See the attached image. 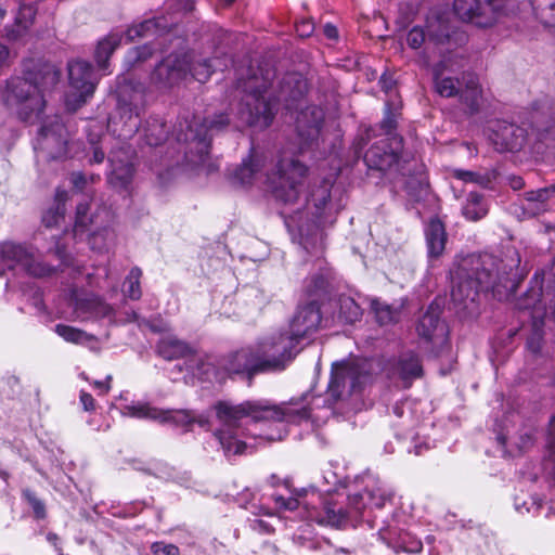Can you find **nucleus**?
<instances>
[{
	"label": "nucleus",
	"instance_id": "obj_13",
	"mask_svg": "<svg viewBox=\"0 0 555 555\" xmlns=\"http://www.w3.org/2000/svg\"><path fill=\"white\" fill-rule=\"evenodd\" d=\"M369 366L366 360L343 361L333 365L327 387L330 406L362 388L369 380Z\"/></svg>",
	"mask_w": 555,
	"mask_h": 555
},
{
	"label": "nucleus",
	"instance_id": "obj_23",
	"mask_svg": "<svg viewBox=\"0 0 555 555\" xmlns=\"http://www.w3.org/2000/svg\"><path fill=\"white\" fill-rule=\"evenodd\" d=\"M453 10L460 20L476 27L489 28L494 25V15L488 12L486 0H454Z\"/></svg>",
	"mask_w": 555,
	"mask_h": 555
},
{
	"label": "nucleus",
	"instance_id": "obj_5",
	"mask_svg": "<svg viewBox=\"0 0 555 555\" xmlns=\"http://www.w3.org/2000/svg\"><path fill=\"white\" fill-rule=\"evenodd\" d=\"M250 79L246 85L247 94L241 103L237 128L242 126L258 130L268 128L275 116L278 102H284L287 109L295 108V103L307 92V81L298 74H287L280 83L279 95L272 99L267 95V86L254 85Z\"/></svg>",
	"mask_w": 555,
	"mask_h": 555
},
{
	"label": "nucleus",
	"instance_id": "obj_46",
	"mask_svg": "<svg viewBox=\"0 0 555 555\" xmlns=\"http://www.w3.org/2000/svg\"><path fill=\"white\" fill-rule=\"evenodd\" d=\"M514 505L518 513H532L533 515L538 514L542 507L541 501L534 496H530L526 500L525 498L517 495L515 496Z\"/></svg>",
	"mask_w": 555,
	"mask_h": 555
},
{
	"label": "nucleus",
	"instance_id": "obj_9",
	"mask_svg": "<svg viewBox=\"0 0 555 555\" xmlns=\"http://www.w3.org/2000/svg\"><path fill=\"white\" fill-rule=\"evenodd\" d=\"M331 197V184L325 181L317 190L312 191L308 201L307 209L312 215V225L304 224L301 222V212L295 211L294 215H285L286 225L297 228L300 234V245L308 251L319 255L324 248V238L322 232L319 230L325 223V215L327 204Z\"/></svg>",
	"mask_w": 555,
	"mask_h": 555
},
{
	"label": "nucleus",
	"instance_id": "obj_54",
	"mask_svg": "<svg viewBox=\"0 0 555 555\" xmlns=\"http://www.w3.org/2000/svg\"><path fill=\"white\" fill-rule=\"evenodd\" d=\"M28 30V27L14 22L11 27L7 28L5 37L10 41H17L23 39Z\"/></svg>",
	"mask_w": 555,
	"mask_h": 555
},
{
	"label": "nucleus",
	"instance_id": "obj_25",
	"mask_svg": "<svg viewBox=\"0 0 555 555\" xmlns=\"http://www.w3.org/2000/svg\"><path fill=\"white\" fill-rule=\"evenodd\" d=\"M108 162L112 168L108 176L109 183L115 188H127L134 172L129 152L125 149L112 152Z\"/></svg>",
	"mask_w": 555,
	"mask_h": 555
},
{
	"label": "nucleus",
	"instance_id": "obj_7",
	"mask_svg": "<svg viewBox=\"0 0 555 555\" xmlns=\"http://www.w3.org/2000/svg\"><path fill=\"white\" fill-rule=\"evenodd\" d=\"M361 481L364 489L362 492L348 495V509L336 503L326 502L322 512L318 515L311 514L310 517L321 525L341 528L351 524L356 527L362 520L367 506L382 508L387 500V491L376 476L366 473L361 477Z\"/></svg>",
	"mask_w": 555,
	"mask_h": 555
},
{
	"label": "nucleus",
	"instance_id": "obj_42",
	"mask_svg": "<svg viewBox=\"0 0 555 555\" xmlns=\"http://www.w3.org/2000/svg\"><path fill=\"white\" fill-rule=\"evenodd\" d=\"M154 51L155 50L151 44L134 47L126 54L125 64L128 68H131L137 64L149 60L153 55Z\"/></svg>",
	"mask_w": 555,
	"mask_h": 555
},
{
	"label": "nucleus",
	"instance_id": "obj_29",
	"mask_svg": "<svg viewBox=\"0 0 555 555\" xmlns=\"http://www.w3.org/2000/svg\"><path fill=\"white\" fill-rule=\"evenodd\" d=\"M555 195V183L548 186L531 190L525 193V209L537 216L548 210V199Z\"/></svg>",
	"mask_w": 555,
	"mask_h": 555
},
{
	"label": "nucleus",
	"instance_id": "obj_22",
	"mask_svg": "<svg viewBox=\"0 0 555 555\" xmlns=\"http://www.w3.org/2000/svg\"><path fill=\"white\" fill-rule=\"evenodd\" d=\"M424 237L428 266L434 269L446 251L448 233L444 223L437 217L430 218L424 227Z\"/></svg>",
	"mask_w": 555,
	"mask_h": 555
},
{
	"label": "nucleus",
	"instance_id": "obj_50",
	"mask_svg": "<svg viewBox=\"0 0 555 555\" xmlns=\"http://www.w3.org/2000/svg\"><path fill=\"white\" fill-rule=\"evenodd\" d=\"M272 500L276 507L281 511L293 512L296 511L300 505L299 500L293 496L284 498L283 495L272 494Z\"/></svg>",
	"mask_w": 555,
	"mask_h": 555
},
{
	"label": "nucleus",
	"instance_id": "obj_51",
	"mask_svg": "<svg viewBox=\"0 0 555 555\" xmlns=\"http://www.w3.org/2000/svg\"><path fill=\"white\" fill-rule=\"evenodd\" d=\"M153 27L152 21H145L143 23H140L139 25H133L132 27L128 28L126 31V39L127 41H133L134 39L139 37H143L146 35V33Z\"/></svg>",
	"mask_w": 555,
	"mask_h": 555
},
{
	"label": "nucleus",
	"instance_id": "obj_40",
	"mask_svg": "<svg viewBox=\"0 0 555 555\" xmlns=\"http://www.w3.org/2000/svg\"><path fill=\"white\" fill-rule=\"evenodd\" d=\"M400 107L401 104L399 102L397 103L390 99L386 101L385 116L380 121V128L385 131L387 138L397 135L395 130L397 128V117Z\"/></svg>",
	"mask_w": 555,
	"mask_h": 555
},
{
	"label": "nucleus",
	"instance_id": "obj_41",
	"mask_svg": "<svg viewBox=\"0 0 555 555\" xmlns=\"http://www.w3.org/2000/svg\"><path fill=\"white\" fill-rule=\"evenodd\" d=\"M54 332L65 341L72 344H85L93 338L88 333L65 324H56Z\"/></svg>",
	"mask_w": 555,
	"mask_h": 555
},
{
	"label": "nucleus",
	"instance_id": "obj_16",
	"mask_svg": "<svg viewBox=\"0 0 555 555\" xmlns=\"http://www.w3.org/2000/svg\"><path fill=\"white\" fill-rule=\"evenodd\" d=\"M67 68L72 91L67 94L65 103L68 111L75 112L92 96L98 78L92 65L82 60L69 62Z\"/></svg>",
	"mask_w": 555,
	"mask_h": 555
},
{
	"label": "nucleus",
	"instance_id": "obj_14",
	"mask_svg": "<svg viewBox=\"0 0 555 555\" xmlns=\"http://www.w3.org/2000/svg\"><path fill=\"white\" fill-rule=\"evenodd\" d=\"M124 414L135 417L157 421L160 424H169L181 427L185 431L196 423L203 428L209 427V418L204 414H196L191 410H163L151 405L147 402H132L124 408Z\"/></svg>",
	"mask_w": 555,
	"mask_h": 555
},
{
	"label": "nucleus",
	"instance_id": "obj_47",
	"mask_svg": "<svg viewBox=\"0 0 555 555\" xmlns=\"http://www.w3.org/2000/svg\"><path fill=\"white\" fill-rule=\"evenodd\" d=\"M416 17V12L412 4H401L399 7L396 23L401 30L408 29Z\"/></svg>",
	"mask_w": 555,
	"mask_h": 555
},
{
	"label": "nucleus",
	"instance_id": "obj_27",
	"mask_svg": "<svg viewBox=\"0 0 555 555\" xmlns=\"http://www.w3.org/2000/svg\"><path fill=\"white\" fill-rule=\"evenodd\" d=\"M75 311L81 320L108 318L113 308L101 298L90 295L76 301Z\"/></svg>",
	"mask_w": 555,
	"mask_h": 555
},
{
	"label": "nucleus",
	"instance_id": "obj_37",
	"mask_svg": "<svg viewBox=\"0 0 555 555\" xmlns=\"http://www.w3.org/2000/svg\"><path fill=\"white\" fill-rule=\"evenodd\" d=\"M190 57L189 74L199 82H206L214 72V65L209 59H196L194 53H184Z\"/></svg>",
	"mask_w": 555,
	"mask_h": 555
},
{
	"label": "nucleus",
	"instance_id": "obj_21",
	"mask_svg": "<svg viewBox=\"0 0 555 555\" xmlns=\"http://www.w3.org/2000/svg\"><path fill=\"white\" fill-rule=\"evenodd\" d=\"M527 131L515 124L498 120L492 127L490 139L499 152H517L526 143Z\"/></svg>",
	"mask_w": 555,
	"mask_h": 555
},
{
	"label": "nucleus",
	"instance_id": "obj_56",
	"mask_svg": "<svg viewBox=\"0 0 555 555\" xmlns=\"http://www.w3.org/2000/svg\"><path fill=\"white\" fill-rule=\"evenodd\" d=\"M314 31V23L310 18H302L296 23V33L299 37H309Z\"/></svg>",
	"mask_w": 555,
	"mask_h": 555
},
{
	"label": "nucleus",
	"instance_id": "obj_35",
	"mask_svg": "<svg viewBox=\"0 0 555 555\" xmlns=\"http://www.w3.org/2000/svg\"><path fill=\"white\" fill-rule=\"evenodd\" d=\"M331 272L328 269H321L317 274L306 280L305 291L311 299L318 302V298L322 297L330 285Z\"/></svg>",
	"mask_w": 555,
	"mask_h": 555
},
{
	"label": "nucleus",
	"instance_id": "obj_24",
	"mask_svg": "<svg viewBox=\"0 0 555 555\" xmlns=\"http://www.w3.org/2000/svg\"><path fill=\"white\" fill-rule=\"evenodd\" d=\"M323 120L324 112L317 105L307 106L299 112L296 129L304 144L309 145L319 138Z\"/></svg>",
	"mask_w": 555,
	"mask_h": 555
},
{
	"label": "nucleus",
	"instance_id": "obj_38",
	"mask_svg": "<svg viewBox=\"0 0 555 555\" xmlns=\"http://www.w3.org/2000/svg\"><path fill=\"white\" fill-rule=\"evenodd\" d=\"M525 0H486L488 12L494 15V25L501 16L515 14Z\"/></svg>",
	"mask_w": 555,
	"mask_h": 555
},
{
	"label": "nucleus",
	"instance_id": "obj_28",
	"mask_svg": "<svg viewBox=\"0 0 555 555\" xmlns=\"http://www.w3.org/2000/svg\"><path fill=\"white\" fill-rule=\"evenodd\" d=\"M157 352L165 360H175L194 353V349L184 340L175 336H167L158 341Z\"/></svg>",
	"mask_w": 555,
	"mask_h": 555
},
{
	"label": "nucleus",
	"instance_id": "obj_45",
	"mask_svg": "<svg viewBox=\"0 0 555 555\" xmlns=\"http://www.w3.org/2000/svg\"><path fill=\"white\" fill-rule=\"evenodd\" d=\"M35 15L36 8L33 3V0H22V3L15 17V22L18 23L20 25H24L30 28Z\"/></svg>",
	"mask_w": 555,
	"mask_h": 555
},
{
	"label": "nucleus",
	"instance_id": "obj_62",
	"mask_svg": "<svg viewBox=\"0 0 555 555\" xmlns=\"http://www.w3.org/2000/svg\"><path fill=\"white\" fill-rule=\"evenodd\" d=\"M379 85L382 90H384L386 93H389L393 90L396 81L391 76L384 74L379 78Z\"/></svg>",
	"mask_w": 555,
	"mask_h": 555
},
{
	"label": "nucleus",
	"instance_id": "obj_39",
	"mask_svg": "<svg viewBox=\"0 0 555 555\" xmlns=\"http://www.w3.org/2000/svg\"><path fill=\"white\" fill-rule=\"evenodd\" d=\"M338 318L345 323H354L362 315L360 306L349 296H340L338 299Z\"/></svg>",
	"mask_w": 555,
	"mask_h": 555
},
{
	"label": "nucleus",
	"instance_id": "obj_19",
	"mask_svg": "<svg viewBox=\"0 0 555 555\" xmlns=\"http://www.w3.org/2000/svg\"><path fill=\"white\" fill-rule=\"evenodd\" d=\"M190 57L172 53L159 62L151 75V83L165 92L182 82L189 75Z\"/></svg>",
	"mask_w": 555,
	"mask_h": 555
},
{
	"label": "nucleus",
	"instance_id": "obj_10",
	"mask_svg": "<svg viewBox=\"0 0 555 555\" xmlns=\"http://www.w3.org/2000/svg\"><path fill=\"white\" fill-rule=\"evenodd\" d=\"M444 300L435 298L418 320V353L428 359L451 361V344L448 324L440 319Z\"/></svg>",
	"mask_w": 555,
	"mask_h": 555
},
{
	"label": "nucleus",
	"instance_id": "obj_2",
	"mask_svg": "<svg viewBox=\"0 0 555 555\" xmlns=\"http://www.w3.org/2000/svg\"><path fill=\"white\" fill-rule=\"evenodd\" d=\"M321 320L320 306L314 299L299 305L289 321L288 331L271 334L242 347L230 353L222 365L231 374H246L248 377L283 371L297 353L298 344L319 330Z\"/></svg>",
	"mask_w": 555,
	"mask_h": 555
},
{
	"label": "nucleus",
	"instance_id": "obj_49",
	"mask_svg": "<svg viewBox=\"0 0 555 555\" xmlns=\"http://www.w3.org/2000/svg\"><path fill=\"white\" fill-rule=\"evenodd\" d=\"M526 345L532 353H539L541 351L543 345V332L537 324H534L531 334L528 336Z\"/></svg>",
	"mask_w": 555,
	"mask_h": 555
},
{
	"label": "nucleus",
	"instance_id": "obj_26",
	"mask_svg": "<svg viewBox=\"0 0 555 555\" xmlns=\"http://www.w3.org/2000/svg\"><path fill=\"white\" fill-rule=\"evenodd\" d=\"M266 163L267 157L263 154L251 151L234 170L233 181L242 186H251L262 177Z\"/></svg>",
	"mask_w": 555,
	"mask_h": 555
},
{
	"label": "nucleus",
	"instance_id": "obj_3",
	"mask_svg": "<svg viewBox=\"0 0 555 555\" xmlns=\"http://www.w3.org/2000/svg\"><path fill=\"white\" fill-rule=\"evenodd\" d=\"M418 38H428L438 48L442 60L434 67L436 91L444 98L459 95L469 115L480 109L482 92L478 77L466 70L467 59L463 47L468 37L465 31L451 28L448 21L435 14L426 20L424 28L418 26Z\"/></svg>",
	"mask_w": 555,
	"mask_h": 555
},
{
	"label": "nucleus",
	"instance_id": "obj_57",
	"mask_svg": "<svg viewBox=\"0 0 555 555\" xmlns=\"http://www.w3.org/2000/svg\"><path fill=\"white\" fill-rule=\"evenodd\" d=\"M249 527L259 533H272L273 527L262 519L249 520Z\"/></svg>",
	"mask_w": 555,
	"mask_h": 555
},
{
	"label": "nucleus",
	"instance_id": "obj_59",
	"mask_svg": "<svg viewBox=\"0 0 555 555\" xmlns=\"http://www.w3.org/2000/svg\"><path fill=\"white\" fill-rule=\"evenodd\" d=\"M417 188H418V197L424 192L426 194V198H427V202L429 203V205L433 206L434 208H436L438 198L435 194H431L430 192H428V184L424 183L423 180L418 179Z\"/></svg>",
	"mask_w": 555,
	"mask_h": 555
},
{
	"label": "nucleus",
	"instance_id": "obj_12",
	"mask_svg": "<svg viewBox=\"0 0 555 555\" xmlns=\"http://www.w3.org/2000/svg\"><path fill=\"white\" fill-rule=\"evenodd\" d=\"M145 87L140 82L129 81L120 87L117 102V116L108 122V128L121 140L130 139L137 133L140 117L146 108Z\"/></svg>",
	"mask_w": 555,
	"mask_h": 555
},
{
	"label": "nucleus",
	"instance_id": "obj_1",
	"mask_svg": "<svg viewBox=\"0 0 555 555\" xmlns=\"http://www.w3.org/2000/svg\"><path fill=\"white\" fill-rule=\"evenodd\" d=\"M309 398L310 395L305 393L281 404L219 401L214 405L219 423L214 436L227 456L242 454L249 437L267 441L282 440L287 435L285 424H300L311 417L313 408Z\"/></svg>",
	"mask_w": 555,
	"mask_h": 555
},
{
	"label": "nucleus",
	"instance_id": "obj_34",
	"mask_svg": "<svg viewBox=\"0 0 555 555\" xmlns=\"http://www.w3.org/2000/svg\"><path fill=\"white\" fill-rule=\"evenodd\" d=\"M168 130L166 124L157 117H150L143 127V138L146 144L158 146L167 140Z\"/></svg>",
	"mask_w": 555,
	"mask_h": 555
},
{
	"label": "nucleus",
	"instance_id": "obj_8",
	"mask_svg": "<svg viewBox=\"0 0 555 555\" xmlns=\"http://www.w3.org/2000/svg\"><path fill=\"white\" fill-rule=\"evenodd\" d=\"M229 122V117L222 113L211 118L194 117L191 121L179 122L176 138L186 144L185 160L193 166L203 165L209 155L212 135L225 129Z\"/></svg>",
	"mask_w": 555,
	"mask_h": 555
},
{
	"label": "nucleus",
	"instance_id": "obj_43",
	"mask_svg": "<svg viewBox=\"0 0 555 555\" xmlns=\"http://www.w3.org/2000/svg\"><path fill=\"white\" fill-rule=\"evenodd\" d=\"M142 275V271L140 268H132L126 279V294L129 298L137 300L141 297L142 292L140 287V279Z\"/></svg>",
	"mask_w": 555,
	"mask_h": 555
},
{
	"label": "nucleus",
	"instance_id": "obj_30",
	"mask_svg": "<svg viewBox=\"0 0 555 555\" xmlns=\"http://www.w3.org/2000/svg\"><path fill=\"white\" fill-rule=\"evenodd\" d=\"M68 199V193L65 190L57 189L55 192L54 203L44 210L42 215V223L46 228L51 229L57 227L65 217V203Z\"/></svg>",
	"mask_w": 555,
	"mask_h": 555
},
{
	"label": "nucleus",
	"instance_id": "obj_60",
	"mask_svg": "<svg viewBox=\"0 0 555 555\" xmlns=\"http://www.w3.org/2000/svg\"><path fill=\"white\" fill-rule=\"evenodd\" d=\"M454 177L464 182H473L477 181V172L470 170L456 169L454 170Z\"/></svg>",
	"mask_w": 555,
	"mask_h": 555
},
{
	"label": "nucleus",
	"instance_id": "obj_4",
	"mask_svg": "<svg viewBox=\"0 0 555 555\" xmlns=\"http://www.w3.org/2000/svg\"><path fill=\"white\" fill-rule=\"evenodd\" d=\"M519 264L516 249L507 250L504 259L487 253L462 258L450 271L452 302L468 309L480 292H492L500 299L514 293Z\"/></svg>",
	"mask_w": 555,
	"mask_h": 555
},
{
	"label": "nucleus",
	"instance_id": "obj_15",
	"mask_svg": "<svg viewBox=\"0 0 555 555\" xmlns=\"http://www.w3.org/2000/svg\"><path fill=\"white\" fill-rule=\"evenodd\" d=\"M21 267L29 275L44 278L53 274L56 266L38 261L34 251L23 244L4 242L0 244V275L7 270Z\"/></svg>",
	"mask_w": 555,
	"mask_h": 555
},
{
	"label": "nucleus",
	"instance_id": "obj_52",
	"mask_svg": "<svg viewBox=\"0 0 555 555\" xmlns=\"http://www.w3.org/2000/svg\"><path fill=\"white\" fill-rule=\"evenodd\" d=\"M24 496L28 501L29 505L33 507L35 516L38 519H42L46 517V508L44 504L29 490H25L23 492Z\"/></svg>",
	"mask_w": 555,
	"mask_h": 555
},
{
	"label": "nucleus",
	"instance_id": "obj_58",
	"mask_svg": "<svg viewBox=\"0 0 555 555\" xmlns=\"http://www.w3.org/2000/svg\"><path fill=\"white\" fill-rule=\"evenodd\" d=\"M496 179V171H488L483 175L477 172V181L476 183L483 188H491V184Z\"/></svg>",
	"mask_w": 555,
	"mask_h": 555
},
{
	"label": "nucleus",
	"instance_id": "obj_53",
	"mask_svg": "<svg viewBox=\"0 0 555 555\" xmlns=\"http://www.w3.org/2000/svg\"><path fill=\"white\" fill-rule=\"evenodd\" d=\"M151 551L154 555H180V550L177 545L164 542H154Z\"/></svg>",
	"mask_w": 555,
	"mask_h": 555
},
{
	"label": "nucleus",
	"instance_id": "obj_44",
	"mask_svg": "<svg viewBox=\"0 0 555 555\" xmlns=\"http://www.w3.org/2000/svg\"><path fill=\"white\" fill-rule=\"evenodd\" d=\"M372 310L374 311L376 321L380 325H387L395 321L397 311L393 310L389 305L380 302L378 300L372 301Z\"/></svg>",
	"mask_w": 555,
	"mask_h": 555
},
{
	"label": "nucleus",
	"instance_id": "obj_64",
	"mask_svg": "<svg viewBox=\"0 0 555 555\" xmlns=\"http://www.w3.org/2000/svg\"><path fill=\"white\" fill-rule=\"evenodd\" d=\"M547 443L555 451V416L551 418L548 424Z\"/></svg>",
	"mask_w": 555,
	"mask_h": 555
},
{
	"label": "nucleus",
	"instance_id": "obj_11",
	"mask_svg": "<svg viewBox=\"0 0 555 555\" xmlns=\"http://www.w3.org/2000/svg\"><path fill=\"white\" fill-rule=\"evenodd\" d=\"M308 176V167L293 156H283L264 175V183L274 198L284 205H294Z\"/></svg>",
	"mask_w": 555,
	"mask_h": 555
},
{
	"label": "nucleus",
	"instance_id": "obj_36",
	"mask_svg": "<svg viewBox=\"0 0 555 555\" xmlns=\"http://www.w3.org/2000/svg\"><path fill=\"white\" fill-rule=\"evenodd\" d=\"M533 14L544 26L555 25V0H530Z\"/></svg>",
	"mask_w": 555,
	"mask_h": 555
},
{
	"label": "nucleus",
	"instance_id": "obj_33",
	"mask_svg": "<svg viewBox=\"0 0 555 555\" xmlns=\"http://www.w3.org/2000/svg\"><path fill=\"white\" fill-rule=\"evenodd\" d=\"M122 36L117 33H112L99 41L95 49V61L98 66L103 72L108 67V59L114 51L120 46Z\"/></svg>",
	"mask_w": 555,
	"mask_h": 555
},
{
	"label": "nucleus",
	"instance_id": "obj_6",
	"mask_svg": "<svg viewBox=\"0 0 555 555\" xmlns=\"http://www.w3.org/2000/svg\"><path fill=\"white\" fill-rule=\"evenodd\" d=\"M59 79V72L53 66H44L29 77L12 78L3 93L4 103L10 109L15 111L21 120L30 124L39 121L46 107L44 93L52 89Z\"/></svg>",
	"mask_w": 555,
	"mask_h": 555
},
{
	"label": "nucleus",
	"instance_id": "obj_18",
	"mask_svg": "<svg viewBox=\"0 0 555 555\" xmlns=\"http://www.w3.org/2000/svg\"><path fill=\"white\" fill-rule=\"evenodd\" d=\"M412 157L403 147L402 137L393 135L374 143L366 151L364 159L369 167L385 171L400 166L401 163H408Z\"/></svg>",
	"mask_w": 555,
	"mask_h": 555
},
{
	"label": "nucleus",
	"instance_id": "obj_48",
	"mask_svg": "<svg viewBox=\"0 0 555 555\" xmlns=\"http://www.w3.org/2000/svg\"><path fill=\"white\" fill-rule=\"evenodd\" d=\"M89 211V204L86 203H79L76 208V221H75V229L76 231L78 229H85L91 223H95L93 218L88 217Z\"/></svg>",
	"mask_w": 555,
	"mask_h": 555
},
{
	"label": "nucleus",
	"instance_id": "obj_20",
	"mask_svg": "<svg viewBox=\"0 0 555 555\" xmlns=\"http://www.w3.org/2000/svg\"><path fill=\"white\" fill-rule=\"evenodd\" d=\"M527 296L530 300L527 307H535L547 300L553 301L555 298V257L546 266L535 271L530 281Z\"/></svg>",
	"mask_w": 555,
	"mask_h": 555
},
{
	"label": "nucleus",
	"instance_id": "obj_31",
	"mask_svg": "<svg viewBox=\"0 0 555 555\" xmlns=\"http://www.w3.org/2000/svg\"><path fill=\"white\" fill-rule=\"evenodd\" d=\"M489 206L486 197L477 192H469L462 207L463 216L469 221H478L487 216Z\"/></svg>",
	"mask_w": 555,
	"mask_h": 555
},
{
	"label": "nucleus",
	"instance_id": "obj_63",
	"mask_svg": "<svg viewBox=\"0 0 555 555\" xmlns=\"http://www.w3.org/2000/svg\"><path fill=\"white\" fill-rule=\"evenodd\" d=\"M70 182L75 189L81 191L86 185V177L82 172H73L70 176Z\"/></svg>",
	"mask_w": 555,
	"mask_h": 555
},
{
	"label": "nucleus",
	"instance_id": "obj_61",
	"mask_svg": "<svg viewBox=\"0 0 555 555\" xmlns=\"http://www.w3.org/2000/svg\"><path fill=\"white\" fill-rule=\"evenodd\" d=\"M80 402L85 411L91 412L95 410V401L89 392L80 391Z\"/></svg>",
	"mask_w": 555,
	"mask_h": 555
},
{
	"label": "nucleus",
	"instance_id": "obj_17",
	"mask_svg": "<svg viewBox=\"0 0 555 555\" xmlns=\"http://www.w3.org/2000/svg\"><path fill=\"white\" fill-rule=\"evenodd\" d=\"M68 133L59 116L44 121L39 129L34 143L38 156L54 160L61 159L67 154Z\"/></svg>",
	"mask_w": 555,
	"mask_h": 555
},
{
	"label": "nucleus",
	"instance_id": "obj_55",
	"mask_svg": "<svg viewBox=\"0 0 555 555\" xmlns=\"http://www.w3.org/2000/svg\"><path fill=\"white\" fill-rule=\"evenodd\" d=\"M52 240H53V246L48 247L47 253L48 254L54 253V255L56 256V258L59 260L57 267H60L61 264H67V256L65 253V248L60 245L59 237L56 235H52Z\"/></svg>",
	"mask_w": 555,
	"mask_h": 555
},
{
	"label": "nucleus",
	"instance_id": "obj_32",
	"mask_svg": "<svg viewBox=\"0 0 555 555\" xmlns=\"http://www.w3.org/2000/svg\"><path fill=\"white\" fill-rule=\"evenodd\" d=\"M393 375L398 377L403 388H410L416 378V357L414 353H406L400 357Z\"/></svg>",
	"mask_w": 555,
	"mask_h": 555
}]
</instances>
